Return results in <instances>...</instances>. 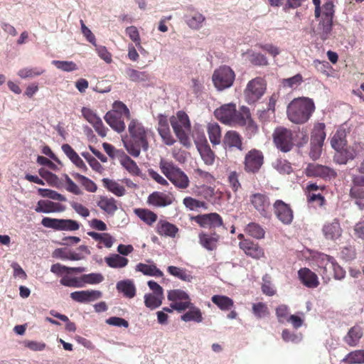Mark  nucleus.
Instances as JSON below:
<instances>
[{"label":"nucleus","instance_id":"obj_1","mask_svg":"<svg viewBox=\"0 0 364 364\" xmlns=\"http://www.w3.org/2000/svg\"><path fill=\"white\" fill-rule=\"evenodd\" d=\"M129 136L122 139V142L127 152L133 157H138L141 151L149 148V137L151 132L136 119H132L128 125Z\"/></svg>","mask_w":364,"mask_h":364},{"label":"nucleus","instance_id":"obj_2","mask_svg":"<svg viewBox=\"0 0 364 364\" xmlns=\"http://www.w3.org/2000/svg\"><path fill=\"white\" fill-rule=\"evenodd\" d=\"M167 299L171 301V307L174 310L182 312L188 309L181 316L182 321L185 322L195 321L196 323L203 321V318L200 309L191 303L189 295L183 290L173 289L168 291Z\"/></svg>","mask_w":364,"mask_h":364},{"label":"nucleus","instance_id":"obj_3","mask_svg":"<svg viewBox=\"0 0 364 364\" xmlns=\"http://www.w3.org/2000/svg\"><path fill=\"white\" fill-rule=\"evenodd\" d=\"M159 168L161 173L179 190L186 189L190 185L187 174L173 161L161 159Z\"/></svg>","mask_w":364,"mask_h":364},{"label":"nucleus","instance_id":"obj_4","mask_svg":"<svg viewBox=\"0 0 364 364\" xmlns=\"http://www.w3.org/2000/svg\"><path fill=\"white\" fill-rule=\"evenodd\" d=\"M170 122L179 141L186 148H189L191 142L188 135L191 130L188 115H172Z\"/></svg>","mask_w":364,"mask_h":364},{"label":"nucleus","instance_id":"obj_5","mask_svg":"<svg viewBox=\"0 0 364 364\" xmlns=\"http://www.w3.org/2000/svg\"><path fill=\"white\" fill-rule=\"evenodd\" d=\"M235 80V73L232 69L228 65H222L215 69L212 80L215 88L223 91L230 87Z\"/></svg>","mask_w":364,"mask_h":364},{"label":"nucleus","instance_id":"obj_6","mask_svg":"<svg viewBox=\"0 0 364 364\" xmlns=\"http://www.w3.org/2000/svg\"><path fill=\"white\" fill-rule=\"evenodd\" d=\"M267 83L264 79L257 77L248 82L244 90V95L248 104H255L265 93Z\"/></svg>","mask_w":364,"mask_h":364},{"label":"nucleus","instance_id":"obj_7","mask_svg":"<svg viewBox=\"0 0 364 364\" xmlns=\"http://www.w3.org/2000/svg\"><path fill=\"white\" fill-rule=\"evenodd\" d=\"M194 142L199 154L207 166H212L215 163L216 155L211 149L203 132H198L193 136Z\"/></svg>","mask_w":364,"mask_h":364},{"label":"nucleus","instance_id":"obj_8","mask_svg":"<svg viewBox=\"0 0 364 364\" xmlns=\"http://www.w3.org/2000/svg\"><path fill=\"white\" fill-rule=\"evenodd\" d=\"M250 203L259 214L269 219L272 217L271 203L267 195L262 193H255L250 196Z\"/></svg>","mask_w":364,"mask_h":364},{"label":"nucleus","instance_id":"obj_9","mask_svg":"<svg viewBox=\"0 0 364 364\" xmlns=\"http://www.w3.org/2000/svg\"><path fill=\"white\" fill-rule=\"evenodd\" d=\"M273 140L275 146L282 152H288L294 146L293 134L287 128H277L273 133Z\"/></svg>","mask_w":364,"mask_h":364},{"label":"nucleus","instance_id":"obj_10","mask_svg":"<svg viewBox=\"0 0 364 364\" xmlns=\"http://www.w3.org/2000/svg\"><path fill=\"white\" fill-rule=\"evenodd\" d=\"M273 211L276 218L284 225H289L294 220V211L289 204L282 200H276L273 205Z\"/></svg>","mask_w":364,"mask_h":364},{"label":"nucleus","instance_id":"obj_11","mask_svg":"<svg viewBox=\"0 0 364 364\" xmlns=\"http://www.w3.org/2000/svg\"><path fill=\"white\" fill-rule=\"evenodd\" d=\"M43 227L52 228L55 230L75 231L80 228V224L71 219H58L51 218H43L41 220Z\"/></svg>","mask_w":364,"mask_h":364},{"label":"nucleus","instance_id":"obj_12","mask_svg":"<svg viewBox=\"0 0 364 364\" xmlns=\"http://www.w3.org/2000/svg\"><path fill=\"white\" fill-rule=\"evenodd\" d=\"M176 198L171 192L154 191L149 195L146 203L153 208H165L173 204Z\"/></svg>","mask_w":364,"mask_h":364},{"label":"nucleus","instance_id":"obj_13","mask_svg":"<svg viewBox=\"0 0 364 364\" xmlns=\"http://www.w3.org/2000/svg\"><path fill=\"white\" fill-rule=\"evenodd\" d=\"M191 220L203 228H208L211 232L223 226L222 217L217 213H211L193 216Z\"/></svg>","mask_w":364,"mask_h":364},{"label":"nucleus","instance_id":"obj_14","mask_svg":"<svg viewBox=\"0 0 364 364\" xmlns=\"http://www.w3.org/2000/svg\"><path fill=\"white\" fill-rule=\"evenodd\" d=\"M264 163V155L259 150L253 149L249 151L244 160V169L247 173H255L259 171Z\"/></svg>","mask_w":364,"mask_h":364},{"label":"nucleus","instance_id":"obj_15","mask_svg":"<svg viewBox=\"0 0 364 364\" xmlns=\"http://www.w3.org/2000/svg\"><path fill=\"white\" fill-rule=\"evenodd\" d=\"M305 173L308 177H318L324 180H330L337 176L333 168L318 164H309L305 168Z\"/></svg>","mask_w":364,"mask_h":364},{"label":"nucleus","instance_id":"obj_16","mask_svg":"<svg viewBox=\"0 0 364 364\" xmlns=\"http://www.w3.org/2000/svg\"><path fill=\"white\" fill-rule=\"evenodd\" d=\"M219 120L223 124L232 127H247L249 129L254 131L257 125L250 117L251 115H220Z\"/></svg>","mask_w":364,"mask_h":364},{"label":"nucleus","instance_id":"obj_17","mask_svg":"<svg viewBox=\"0 0 364 364\" xmlns=\"http://www.w3.org/2000/svg\"><path fill=\"white\" fill-rule=\"evenodd\" d=\"M314 109L313 100L304 97L293 100L288 106V111L291 114H312Z\"/></svg>","mask_w":364,"mask_h":364},{"label":"nucleus","instance_id":"obj_18","mask_svg":"<svg viewBox=\"0 0 364 364\" xmlns=\"http://www.w3.org/2000/svg\"><path fill=\"white\" fill-rule=\"evenodd\" d=\"M239 247L246 255L255 259H260L264 257V249L251 240H242L239 242Z\"/></svg>","mask_w":364,"mask_h":364},{"label":"nucleus","instance_id":"obj_19","mask_svg":"<svg viewBox=\"0 0 364 364\" xmlns=\"http://www.w3.org/2000/svg\"><path fill=\"white\" fill-rule=\"evenodd\" d=\"M354 185L350 190V197L360 210L364 209V177L353 180Z\"/></svg>","mask_w":364,"mask_h":364},{"label":"nucleus","instance_id":"obj_20","mask_svg":"<svg viewBox=\"0 0 364 364\" xmlns=\"http://www.w3.org/2000/svg\"><path fill=\"white\" fill-rule=\"evenodd\" d=\"M334 16V5L332 1H329L323 5V17L321 24L323 31L326 34H328L333 26V18Z\"/></svg>","mask_w":364,"mask_h":364},{"label":"nucleus","instance_id":"obj_21","mask_svg":"<svg viewBox=\"0 0 364 364\" xmlns=\"http://www.w3.org/2000/svg\"><path fill=\"white\" fill-rule=\"evenodd\" d=\"M102 292L98 290H82L72 292L70 297L79 303H87L102 297Z\"/></svg>","mask_w":364,"mask_h":364},{"label":"nucleus","instance_id":"obj_22","mask_svg":"<svg viewBox=\"0 0 364 364\" xmlns=\"http://www.w3.org/2000/svg\"><path fill=\"white\" fill-rule=\"evenodd\" d=\"M199 243L208 251L215 250L220 240V235L215 232L210 233L201 232L198 235Z\"/></svg>","mask_w":364,"mask_h":364},{"label":"nucleus","instance_id":"obj_23","mask_svg":"<svg viewBox=\"0 0 364 364\" xmlns=\"http://www.w3.org/2000/svg\"><path fill=\"white\" fill-rule=\"evenodd\" d=\"M298 276L301 282L308 288L314 289L319 285L318 276L309 268H301L298 271Z\"/></svg>","mask_w":364,"mask_h":364},{"label":"nucleus","instance_id":"obj_24","mask_svg":"<svg viewBox=\"0 0 364 364\" xmlns=\"http://www.w3.org/2000/svg\"><path fill=\"white\" fill-rule=\"evenodd\" d=\"M319 274L322 277L323 282H329L333 276L332 267H333V257L323 254L321 257V266Z\"/></svg>","mask_w":364,"mask_h":364},{"label":"nucleus","instance_id":"obj_25","mask_svg":"<svg viewBox=\"0 0 364 364\" xmlns=\"http://www.w3.org/2000/svg\"><path fill=\"white\" fill-rule=\"evenodd\" d=\"M322 231L326 240H336L341 236L342 229L337 219H334L332 222L326 223Z\"/></svg>","mask_w":364,"mask_h":364},{"label":"nucleus","instance_id":"obj_26","mask_svg":"<svg viewBox=\"0 0 364 364\" xmlns=\"http://www.w3.org/2000/svg\"><path fill=\"white\" fill-rule=\"evenodd\" d=\"M188 10L189 11V14L186 16L187 25L192 29H200L205 21V17L193 8L188 7Z\"/></svg>","mask_w":364,"mask_h":364},{"label":"nucleus","instance_id":"obj_27","mask_svg":"<svg viewBox=\"0 0 364 364\" xmlns=\"http://www.w3.org/2000/svg\"><path fill=\"white\" fill-rule=\"evenodd\" d=\"M357 155L355 149L350 146H345L342 149L336 151L333 161L338 164H346L349 160H353Z\"/></svg>","mask_w":364,"mask_h":364},{"label":"nucleus","instance_id":"obj_28","mask_svg":"<svg viewBox=\"0 0 364 364\" xmlns=\"http://www.w3.org/2000/svg\"><path fill=\"white\" fill-rule=\"evenodd\" d=\"M64 210L65 207L63 205L48 200H40L35 208L36 212L43 213L62 212Z\"/></svg>","mask_w":364,"mask_h":364},{"label":"nucleus","instance_id":"obj_29","mask_svg":"<svg viewBox=\"0 0 364 364\" xmlns=\"http://www.w3.org/2000/svg\"><path fill=\"white\" fill-rule=\"evenodd\" d=\"M130 115H105V122L117 132H122L124 130L125 120L130 119Z\"/></svg>","mask_w":364,"mask_h":364},{"label":"nucleus","instance_id":"obj_30","mask_svg":"<svg viewBox=\"0 0 364 364\" xmlns=\"http://www.w3.org/2000/svg\"><path fill=\"white\" fill-rule=\"evenodd\" d=\"M156 231L161 236L173 238L176 236L178 228L167 220H160L156 225Z\"/></svg>","mask_w":364,"mask_h":364},{"label":"nucleus","instance_id":"obj_31","mask_svg":"<svg viewBox=\"0 0 364 364\" xmlns=\"http://www.w3.org/2000/svg\"><path fill=\"white\" fill-rule=\"evenodd\" d=\"M62 150L65 153V154L68 156V158L80 169L83 171H86L87 168L82 161V159L79 156V155L76 153V151L72 148L70 145L68 144H65L62 145Z\"/></svg>","mask_w":364,"mask_h":364},{"label":"nucleus","instance_id":"obj_32","mask_svg":"<svg viewBox=\"0 0 364 364\" xmlns=\"http://www.w3.org/2000/svg\"><path fill=\"white\" fill-rule=\"evenodd\" d=\"M223 144L229 148H237L243 150L242 137L235 131H228L224 136Z\"/></svg>","mask_w":364,"mask_h":364},{"label":"nucleus","instance_id":"obj_33","mask_svg":"<svg viewBox=\"0 0 364 364\" xmlns=\"http://www.w3.org/2000/svg\"><path fill=\"white\" fill-rule=\"evenodd\" d=\"M116 288L119 292L129 299H132L136 295V287L132 280L124 279L117 283Z\"/></svg>","mask_w":364,"mask_h":364},{"label":"nucleus","instance_id":"obj_34","mask_svg":"<svg viewBox=\"0 0 364 364\" xmlns=\"http://www.w3.org/2000/svg\"><path fill=\"white\" fill-rule=\"evenodd\" d=\"M134 212L141 220L149 226H152L158 218L154 212L147 208H136Z\"/></svg>","mask_w":364,"mask_h":364},{"label":"nucleus","instance_id":"obj_35","mask_svg":"<svg viewBox=\"0 0 364 364\" xmlns=\"http://www.w3.org/2000/svg\"><path fill=\"white\" fill-rule=\"evenodd\" d=\"M325 124L318 122L314 124L311 132V141L312 143L323 144L326 139Z\"/></svg>","mask_w":364,"mask_h":364},{"label":"nucleus","instance_id":"obj_36","mask_svg":"<svg viewBox=\"0 0 364 364\" xmlns=\"http://www.w3.org/2000/svg\"><path fill=\"white\" fill-rule=\"evenodd\" d=\"M331 145L336 151L347 145L346 132L344 129H338L331 139Z\"/></svg>","mask_w":364,"mask_h":364},{"label":"nucleus","instance_id":"obj_37","mask_svg":"<svg viewBox=\"0 0 364 364\" xmlns=\"http://www.w3.org/2000/svg\"><path fill=\"white\" fill-rule=\"evenodd\" d=\"M136 270L147 276L156 277H162L164 276L163 272L157 268L154 264H147L144 263H139L136 266Z\"/></svg>","mask_w":364,"mask_h":364},{"label":"nucleus","instance_id":"obj_38","mask_svg":"<svg viewBox=\"0 0 364 364\" xmlns=\"http://www.w3.org/2000/svg\"><path fill=\"white\" fill-rule=\"evenodd\" d=\"M120 164L132 176H140L141 171L136 163L127 154H124L119 161Z\"/></svg>","mask_w":364,"mask_h":364},{"label":"nucleus","instance_id":"obj_39","mask_svg":"<svg viewBox=\"0 0 364 364\" xmlns=\"http://www.w3.org/2000/svg\"><path fill=\"white\" fill-rule=\"evenodd\" d=\"M211 301L222 311H229L234 306L233 300L227 296L214 295Z\"/></svg>","mask_w":364,"mask_h":364},{"label":"nucleus","instance_id":"obj_40","mask_svg":"<svg viewBox=\"0 0 364 364\" xmlns=\"http://www.w3.org/2000/svg\"><path fill=\"white\" fill-rule=\"evenodd\" d=\"M107 265L111 268H123L128 264L127 258L121 256L119 254H112L105 258Z\"/></svg>","mask_w":364,"mask_h":364},{"label":"nucleus","instance_id":"obj_41","mask_svg":"<svg viewBox=\"0 0 364 364\" xmlns=\"http://www.w3.org/2000/svg\"><path fill=\"white\" fill-rule=\"evenodd\" d=\"M207 132L209 136V139L213 146L220 144L221 129L217 123H209L207 126Z\"/></svg>","mask_w":364,"mask_h":364},{"label":"nucleus","instance_id":"obj_42","mask_svg":"<svg viewBox=\"0 0 364 364\" xmlns=\"http://www.w3.org/2000/svg\"><path fill=\"white\" fill-rule=\"evenodd\" d=\"M97 205L108 214L112 215L117 210V201L113 198L102 196L97 202Z\"/></svg>","mask_w":364,"mask_h":364},{"label":"nucleus","instance_id":"obj_43","mask_svg":"<svg viewBox=\"0 0 364 364\" xmlns=\"http://www.w3.org/2000/svg\"><path fill=\"white\" fill-rule=\"evenodd\" d=\"M102 183L109 191L118 197L123 196L126 193L125 188L114 180L103 178Z\"/></svg>","mask_w":364,"mask_h":364},{"label":"nucleus","instance_id":"obj_44","mask_svg":"<svg viewBox=\"0 0 364 364\" xmlns=\"http://www.w3.org/2000/svg\"><path fill=\"white\" fill-rule=\"evenodd\" d=\"M127 77L132 82H146L149 80L150 76L147 72L139 71L134 68H127L125 70Z\"/></svg>","mask_w":364,"mask_h":364},{"label":"nucleus","instance_id":"obj_45","mask_svg":"<svg viewBox=\"0 0 364 364\" xmlns=\"http://www.w3.org/2000/svg\"><path fill=\"white\" fill-rule=\"evenodd\" d=\"M167 272L172 276L178 278L179 279L191 282L193 279L192 275L188 271L184 268L178 267L176 266H168Z\"/></svg>","mask_w":364,"mask_h":364},{"label":"nucleus","instance_id":"obj_46","mask_svg":"<svg viewBox=\"0 0 364 364\" xmlns=\"http://www.w3.org/2000/svg\"><path fill=\"white\" fill-rule=\"evenodd\" d=\"M362 336L363 331L361 327L354 326L349 330L347 336L345 337V341L349 346H355L358 343Z\"/></svg>","mask_w":364,"mask_h":364},{"label":"nucleus","instance_id":"obj_47","mask_svg":"<svg viewBox=\"0 0 364 364\" xmlns=\"http://www.w3.org/2000/svg\"><path fill=\"white\" fill-rule=\"evenodd\" d=\"M245 231L250 236L258 240L264 238L265 235V230L257 223H250L246 226Z\"/></svg>","mask_w":364,"mask_h":364},{"label":"nucleus","instance_id":"obj_48","mask_svg":"<svg viewBox=\"0 0 364 364\" xmlns=\"http://www.w3.org/2000/svg\"><path fill=\"white\" fill-rule=\"evenodd\" d=\"M73 176L75 179L81 183V185L85 188L86 191L91 193H95L97 191V185L89 178L77 173H73Z\"/></svg>","mask_w":364,"mask_h":364},{"label":"nucleus","instance_id":"obj_49","mask_svg":"<svg viewBox=\"0 0 364 364\" xmlns=\"http://www.w3.org/2000/svg\"><path fill=\"white\" fill-rule=\"evenodd\" d=\"M252 314L257 318H262L269 316V310L267 304L264 302H257L252 304Z\"/></svg>","mask_w":364,"mask_h":364},{"label":"nucleus","instance_id":"obj_50","mask_svg":"<svg viewBox=\"0 0 364 364\" xmlns=\"http://www.w3.org/2000/svg\"><path fill=\"white\" fill-rule=\"evenodd\" d=\"M164 296L148 294L144 296V304L146 307L151 309H155L160 306L162 304Z\"/></svg>","mask_w":364,"mask_h":364},{"label":"nucleus","instance_id":"obj_51","mask_svg":"<svg viewBox=\"0 0 364 364\" xmlns=\"http://www.w3.org/2000/svg\"><path fill=\"white\" fill-rule=\"evenodd\" d=\"M60 284L74 288H81L84 287L82 276L80 277H70L68 276H64L60 280Z\"/></svg>","mask_w":364,"mask_h":364},{"label":"nucleus","instance_id":"obj_52","mask_svg":"<svg viewBox=\"0 0 364 364\" xmlns=\"http://www.w3.org/2000/svg\"><path fill=\"white\" fill-rule=\"evenodd\" d=\"M45 70L39 68H24L18 72V75L23 79L34 77L42 75Z\"/></svg>","mask_w":364,"mask_h":364},{"label":"nucleus","instance_id":"obj_53","mask_svg":"<svg viewBox=\"0 0 364 364\" xmlns=\"http://www.w3.org/2000/svg\"><path fill=\"white\" fill-rule=\"evenodd\" d=\"M261 288L262 293L267 296H272L276 294V290L271 282V277L268 274H266L262 277Z\"/></svg>","mask_w":364,"mask_h":364},{"label":"nucleus","instance_id":"obj_54","mask_svg":"<svg viewBox=\"0 0 364 364\" xmlns=\"http://www.w3.org/2000/svg\"><path fill=\"white\" fill-rule=\"evenodd\" d=\"M125 33L127 35H128L130 39L135 43V46L138 48L139 50L144 49L141 44V38L139 31L136 26H131L127 27L125 30Z\"/></svg>","mask_w":364,"mask_h":364},{"label":"nucleus","instance_id":"obj_55","mask_svg":"<svg viewBox=\"0 0 364 364\" xmlns=\"http://www.w3.org/2000/svg\"><path fill=\"white\" fill-rule=\"evenodd\" d=\"M102 146L107 154L112 159L117 158L120 161V159H122L125 154V152L123 150L117 149L113 145L109 143H103Z\"/></svg>","mask_w":364,"mask_h":364},{"label":"nucleus","instance_id":"obj_56","mask_svg":"<svg viewBox=\"0 0 364 364\" xmlns=\"http://www.w3.org/2000/svg\"><path fill=\"white\" fill-rule=\"evenodd\" d=\"M38 192L42 197L44 198L46 197L58 201H66L67 200L63 195L53 190L46 188H38Z\"/></svg>","mask_w":364,"mask_h":364},{"label":"nucleus","instance_id":"obj_57","mask_svg":"<svg viewBox=\"0 0 364 364\" xmlns=\"http://www.w3.org/2000/svg\"><path fill=\"white\" fill-rule=\"evenodd\" d=\"M183 204L186 206V208H188L191 210H197L200 208H204L205 203L203 201L198 200L192 197H186L183 200Z\"/></svg>","mask_w":364,"mask_h":364},{"label":"nucleus","instance_id":"obj_58","mask_svg":"<svg viewBox=\"0 0 364 364\" xmlns=\"http://www.w3.org/2000/svg\"><path fill=\"white\" fill-rule=\"evenodd\" d=\"M275 314L278 321L282 323L289 318V307L285 304H280L276 308Z\"/></svg>","mask_w":364,"mask_h":364},{"label":"nucleus","instance_id":"obj_59","mask_svg":"<svg viewBox=\"0 0 364 364\" xmlns=\"http://www.w3.org/2000/svg\"><path fill=\"white\" fill-rule=\"evenodd\" d=\"M82 280L83 284H97L101 283L104 280V277L100 273H90L87 274H83Z\"/></svg>","mask_w":364,"mask_h":364},{"label":"nucleus","instance_id":"obj_60","mask_svg":"<svg viewBox=\"0 0 364 364\" xmlns=\"http://www.w3.org/2000/svg\"><path fill=\"white\" fill-rule=\"evenodd\" d=\"M303 82V77L301 74H296L294 76L289 78H285L282 80V85L284 87L292 88L294 86H298Z\"/></svg>","mask_w":364,"mask_h":364},{"label":"nucleus","instance_id":"obj_61","mask_svg":"<svg viewBox=\"0 0 364 364\" xmlns=\"http://www.w3.org/2000/svg\"><path fill=\"white\" fill-rule=\"evenodd\" d=\"M53 64L57 68L65 72H71L77 69V65L73 61L53 60Z\"/></svg>","mask_w":364,"mask_h":364},{"label":"nucleus","instance_id":"obj_62","mask_svg":"<svg viewBox=\"0 0 364 364\" xmlns=\"http://www.w3.org/2000/svg\"><path fill=\"white\" fill-rule=\"evenodd\" d=\"M250 61L252 64L258 66H266L269 64L267 58L260 53H252L250 55Z\"/></svg>","mask_w":364,"mask_h":364},{"label":"nucleus","instance_id":"obj_63","mask_svg":"<svg viewBox=\"0 0 364 364\" xmlns=\"http://www.w3.org/2000/svg\"><path fill=\"white\" fill-rule=\"evenodd\" d=\"M346 360L349 363H364V350H355L348 354Z\"/></svg>","mask_w":364,"mask_h":364},{"label":"nucleus","instance_id":"obj_64","mask_svg":"<svg viewBox=\"0 0 364 364\" xmlns=\"http://www.w3.org/2000/svg\"><path fill=\"white\" fill-rule=\"evenodd\" d=\"M274 167L283 174H289L292 171L291 164L286 160L278 159L274 164Z\"/></svg>","mask_w":364,"mask_h":364}]
</instances>
